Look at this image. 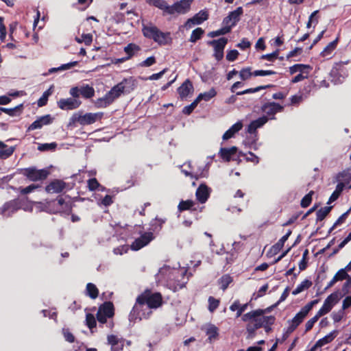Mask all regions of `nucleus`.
<instances>
[{"label":"nucleus","instance_id":"nucleus-1","mask_svg":"<svg viewBox=\"0 0 351 351\" xmlns=\"http://www.w3.org/2000/svg\"><path fill=\"white\" fill-rule=\"evenodd\" d=\"M162 304V297L159 293H152L150 291H145L139 295L136 302L130 313V319L136 320L146 318L151 311H147L151 308H156Z\"/></svg>","mask_w":351,"mask_h":351},{"label":"nucleus","instance_id":"nucleus-2","mask_svg":"<svg viewBox=\"0 0 351 351\" xmlns=\"http://www.w3.org/2000/svg\"><path fill=\"white\" fill-rule=\"evenodd\" d=\"M186 269L184 267L171 268L164 266L160 269L157 279L159 282L165 283L166 286L173 291L183 288L187 282Z\"/></svg>","mask_w":351,"mask_h":351},{"label":"nucleus","instance_id":"nucleus-3","mask_svg":"<svg viewBox=\"0 0 351 351\" xmlns=\"http://www.w3.org/2000/svg\"><path fill=\"white\" fill-rule=\"evenodd\" d=\"M142 31L144 36L153 39L159 45H167L171 42V38L169 33L162 32L152 24L143 25Z\"/></svg>","mask_w":351,"mask_h":351},{"label":"nucleus","instance_id":"nucleus-4","mask_svg":"<svg viewBox=\"0 0 351 351\" xmlns=\"http://www.w3.org/2000/svg\"><path fill=\"white\" fill-rule=\"evenodd\" d=\"M103 117L102 112L97 113H86L82 114L81 112H77L74 113L69 119V126H73L76 123L80 125H90L93 124L98 120H100Z\"/></svg>","mask_w":351,"mask_h":351},{"label":"nucleus","instance_id":"nucleus-5","mask_svg":"<svg viewBox=\"0 0 351 351\" xmlns=\"http://www.w3.org/2000/svg\"><path fill=\"white\" fill-rule=\"evenodd\" d=\"M123 93V88L119 84L115 85L104 97L95 101V106L98 108H104L111 104Z\"/></svg>","mask_w":351,"mask_h":351},{"label":"nucleus","instance_id":"nucleus-6","mask_svg":"<svg viewBox=\"0 0 351 351\" xmlns=\"http://www.w3.org/2000/svg\"><path fill=\"white\" fill-rule=\"evenodd\" d=\"M21 201L19 199L8 201L0 207V215L5 218L10 217L21 208Z\"/></svg>","mask_w":351,"mask_h":351},{"label":"nucleus","instance_id":"nucleus-7","mask_svg":"<svg viewBox=\"0 0 351 351\" xmlns=\"http://www.w3.org/2000/svg\"><path fill=\"white\" fill-rule=\"evenodd\" d=\"M274 320L273 316L256 315L252 319V322L247 325L246 329L249 332H254L256 329L262 326L271 324Z\"/></svg>","mask_w":351,"mask_h":351},{"label":"nucleus","instance_id":"nucleus-8","mask_svg":"<svg viewBox=\"0 0 351 351\" xmlns=\"http://www.w3.org/2000/svg\"><path fill=\"white\" fill-rule=\"evenodd\" d=\"M340 300L339 294L337 292H334L330 294L324 300V304L321 308L317 311V314L320 317L328 313L337 304Z\"/></svg>","mask_w":351,"mask_h":351},{"label":"nucleus","instance_id":"nucleus-9","mask_svg":"<svg viewBox=\"0 0 351 351\" xmlns=\"http://www.w3.org/2000/svg\"><path fill=\"white\" fill-rule=\"evenodd\" d=\"M340 300L339 294L337 292H334L330 294L324 300V304L321 308L317 311V314L320 317L328 313L337 304Z\"/></svg>","mask_w":351,"mask_h":351},{"label":"nucleus","instance_id":"nucleus-10","mask_svg":"<svg viewBox=\"0 0 351 351\" xmlns=\"http://www.w3.org/2000/svg\"><path fill=\"white\" fill-rule=\"evenodd\" d=\"M194 0H180L170 5L169 15L184 14L190 10L191 4Z\"/></svg>","mask_w":351,"mask_h":351},{"label":"nucleus","instance_id":"nucleus-11","mask_svg":"<svg viewBox=\"0 0 351 351\" xmlns=\"http://www.w3.org/2000/svg\"><path fill=\"white\" fill-rule=\"evenodd\" d=\"M114 315L113 305L110 302H106L101 305L97 313V318L99 322L104 324L107 318H110Z\"/></svg>","mask_w":351,"mask_h":351},{"label":"nucleus","instance_id":"nucleus-12","mask_svg":"<svg viewBox=\"0 0 351 351\" xmlns=\"http://www.w3.org/2000/svg\"><path fill=\"white\" fill-rule=\"evenodd\" d=\"M23 174L31 181H38L45 180L49 172L45 169H36L34 167L25 169Z\"/></svg>","mask_w":351,"mask_h":351},{"label":"nucleus","instance_id":"nucleus-13","mask_svg":"<svg viewBox=\"0 0 351 351\" xmlns=\"http://www.w3.org/2000/svg\"><path fill=\"white\" fill-rule=\"evenodd\" d=\"M228 39L221 38L218 40L210 41L208 44L214 48V56L217 60H221L223 57V49L227 44Z\"/></svg>","mask_w":351,"mask_h":351},{"label":"nucleus","instance_id":"nucleus-14","mask_svg":"<svg viewBox=\"0 0 351 351\" xmlns=\"http://www.w3.org/2000/svg\"><path fill=\"white\" fill-rule=\"evenodd\" d=\"M243 14V8H237L235 10L231 12L227 17L223 19V25L226 28H228L229 32L239 21L241 16Z\"/></svg>","mask_w":351,"mask_h":351},{"label":"nucleus","instance_id":"nucleus-15","mask_svg":"<svg viewBox=\"0 0 351 351\" xmlns=\"http://www.w3.org/2000/svg\"><path fill=\"white\" fill-rule=\"evenodd\" d=\"M154 239V234L151 232H145L139 238L134 240L131 245V249L138 250L149 244Z\"/></svg>","mask_w":351,"mask_h":351},{"label":"nucleus","instance_id":"nucleus-16","mask_svg":"<svg viewBox=\"0 0 351 351\" xmlns=\"http://www.w3.org/2000/svg\"><path fill=\"white\" fill-rule=\"evenodd\" d=\"M82 102L79 99H73L71 97L66 99H60L58 102V106L63 110H71L77 108Z\"/></svg>","mask_w":351,"mask_h":351},{"label":"nucleus","instance_id":"nucleus-17","mask_svg":"<svg viewBox=\"0 0 351 351\" xmlns=\"http://www.w3.org/2000/svg\"><path fill=\"white\" fill-rule=\"evenodd\" d=\"M108 341L111 346L112 351H119L123 348L125 343H126L128 346L130 345V341H125L124 339L114 335L108 336Z\"/></svg>","mask_w":351,"mask_h":351},{"label":"nucleus","instance_id":"nucleus-18","mask_svg":"<svg viewBox=\"0 0 351 351\" xmlns=\"http://www.w3.org/2000/svg\"><path fill=\"white\" fill-rule=\"evenodd\" d=\"M52 121L53 118L49 114L40 117L28 127L27 130L32 131L40 129L43 125H49L51 123Z\"/></svg>","mask_w":351,"mask_h":351},{"label":"nucleus","instance_id":"nucleus-19","mask_svg":"<svg viewBox=\"0 0 351 351\" xmlns=\"http://www.w3.org/2000/svg\"><path fill=\"white\" fill-rule=\"evenodd\" d=\"M202 330H204L208 336L209 342H213L218 339L219 328L215 325L211 323H207L202 326Z\"/></svg>","mask_w":351,"mask_h":351},{"label":"nucleus","instance_id":"nucleus-20","mask_svg":"<svg viewBox=\"0 0 351 351\" xmlns=\"http://www.w3.org/2000/svg\"><path fill=\"white\" fill-rule=\"evenodd\" d=\"M308 313L306 309L302 307L295 317L289 321V330L291 331L294 330L302 322Z\"/></svg>","mask_w":351,"mask_h":351},{"label":"nucleus","instance_id":"nucleus-21","mask_svg":"<svg viewBox=\"0 0 351 351\" xmlns=\"http://www.w3.org/2000/svg\"><path fill=\"white\" fill-rule=\"evenodd\" d=\"M210 189L206 184H200L196 191V197L197 200L202 204L205 203L210 195Z\"/></svg>","mask_w":351,"mask_h":351},{"label":"nucleus","instance_id":"nucleus-22","mask_svg":"<svg viewBox=\"0 0 351 351\" xmlns=\"http://www.w3.org/2000/svg\"><path fill=\"white\" fill-rule=\"evenodd\" d=\"M145 2L151 5L156 7L162 11L163 15L169 14L170 5L165 0H145Z\"/></svg>","mask_w":351,"mask_h":351},{"label":"nucleus","instance_id":"nucleus-23","mask_svg":"<svg viewBox=\"0 0 351 351\" xmlns=\"http://www.w3.org/2000/svg\"><path fill=\"white\" fill-rule=\"evenodd\" d=\"M178 94L181 99L186 98L193 92V86L189 80H186L178 89Z\"/></svg>","mask_w":351,"mask_h":351},{"label":"nucleus","instance_id":"nucleus-24","mask_svg":"<svg viewBox=\"0 0 351 351\" xmlns=\"http://www.w3.org/2000/svg\"><path fill=\"white\" fill-rule=\"evenodd\" d=\"M65 187V183L61 180H54L46 186L48 193H60Z\"/></svg>","mask_w":351,"mask_h":351},{"label":"nucleus","instance_id":"nucleus-25","mask_svg":"<svg viewBox=\"0 0 351 351\" xmlns=\"http://www.w3.org/2000/svg\"><path fill=\"white\" fill-rule=\"evenodd\" d=\"M32 204H34V208H35L36 212L45 211L48 213H56L57 211L51 208V204H55L54 202H33Z\"/></svg>","mask_w":351,"mask_h":351},{"label":"nucleus","instance_id":"nucleus-26","mask_svg":"<svg viewBox=\"0 0 351 351\" xmlns=\"http://www.w3.org/2000/svg\"><path fill=\"white\" fill-rule=\"evenodd\" d=\"M119 84L121 85L123 93H130L134 90L136 86V81L132 77L124 79Z\"/></svg>","mask_w":351,"mask_h":351},{"label":"nucleus","instance_id":"nucleus-27","mask_svg":"<svg viewBox=\"0 0 351 351\" xmlns=\"http://www.w3.org/2000/svg\"><path fill=\"white\" fill-rule=\"evenodd\" d=\"M237 147L233 146L230 148H221L219 154L222 159L228 162L237 154Z\"/></svg>","mask_w":351,"mask_h":351},{"label":"nucleus","instance_id":"nucleus-28","mask_svg":"<svg viewBox=\"0 0 351 351\" xmlns=\"http://www.w3.org/2000/svg\"><path fill=\"white\" fill-rule=\"evenodd\" d=\"M243 128V123L241 121H238L234 123L229 130H228L223 135V140L226 141L231 138L234 134L240 131Z\"/></svg>","mask_w":351,"mask_h":351},{"label":"nucleus","instance_id":"nucleus-29","mask_svg":"<svg viewBox=\"0 0 351 351\" xmlns=\"http://www.w3.org/2000/svg\"><path fill=\"white\" fill-rule=\"evenodd\" d=\"M283 107L278 104L272 102L265 104L263 110L267 115H274L278 112L282 111Z\"/></svg>","mask_w":351,"mask_h":351},{"label":"nucleus","instance_id":"nucleus-30","mask_svg":"<svg viewBox=\"0 0 351 351\" xmlns=\"http://www.w3.org/2000/svg\"><path fill=\"white\" fill-rule=\"evenodd\" d=\"M267 121L268 119L264 116L252 121L248 125L247 132L250 134L254 133L257 128L263 126Z\"/></svg>","mask_w":351,"mask_h":351},{"label":"nucleus","instance_id":"nucleus-31","mask_svg":"<svg viewBox=\"0 0 351 351\" xmlns=\"http://www.w3.org/2000/svg\"><path fill=\"white\" fill-rule=\"evenodd\" d=\"M351 271V261L347 264V265L341 269H339L335 276V280H343L349 278V275L348 274V271Z\"/></svg>","mask_w":351,"mask_h":351},{"label":"nucleus","instance_id":"nucleus-32","mask_svg":"<svg viewBox=\"0 0 351 351\" xmlns=\"http://www.w3.org/2000/svg\"><path fill=\"white\" fill-rule=\"evenodd\" d=\"M140 50L141 47L134 43H130L124 47V51L128 55V60L137 54Z\"/></svg>","mask_w":351,"mask_h":351},{"label":"nucleus","instance_id":"nucleus-33","mask_svg":"<svg viewBox=\"0 0 351 351\" xmlns=\"http://www.w3.org/2000/svg\"><path fill=\"white\" fill-rule=\"evenodd\" d=\"M310 69L311 66L309 65L296 64L289 68V71L291 74H294L297 72H299L300 73H306V72L309 73Z\"/></svg>","mask_w":351,"mask_h":351},{"label":"nucleus","instance_id":"nucleus-34","mask_svg":"<svg viewBox=\"0 0 351 351\" xmlns=\"http://www.w3.org/2000/svg\"><path fill=\"white\" fill-rule=\"evenodd\" d=\"M247 304L241 305L238 300L234 301L230 306V309L232 311H237V317H239L241 314L246 310Z\"/></svg>","mask_w":351,"mask_h":351},{"label":"nucleus","instance_id":"nucleus-35","mask_svg":"<svg viewBox=\"0 0 351 351\" xmlns=\"http://www.w3.org/2000/svg\"><path fill=\"white\" fill-rule=\"evenodd\" d=\"M337 40L330 42L321 52V56L326 58H329L337 47Z\"/></svg>","mask_w":351,"mask_h":351},{"label":"nucleus","instance_id":"nucleus-36","mask_svg":"<svg viewBox=\"0 0 351 351\" xmlns=\"http://www.w3.org/2000/svg\"><path fill=\"white\" fill-rule=\"evenodd\" d=\"M264 313V311L261 309H258L255 311H252L251 312H249L247 313L244 314L241 319L245 322H249L251 323L252 322V319L254 318L256 315H262Z\"/></svg>","mask_w":351,"mask_h":351},{"label":"nucleus","instance_id":"nucleus-37","mask_svg":"<svg viewBox=\"0 0 351 351\" xmlns=\"http://www.w3.org/2000/svg\"><path fill=\"white\" fill-rule=\"evenodd\" d=\"M312 285L311 281L309 280H304L292 291V294L296 295L301 292L308 289Z\"/></svg>","mask_w":351,"mask_h":351},{"label":"nucleus","instance_id":"nucleus-38","mask_svg":"<svg viewBox=\"0 0 351 351\" xmlns=\"http://www.w3.org/2000/svg\"><path fill=\"white\" fill-rule=\"evenodd\" d=\"M217 95V92L214 88H210L208 91L200 93L196 98L199 102L202 100L209 101Z\"/></svg>","mask_w":351,"mask_h":351},{"label":"nucleus","instance_id":"nucleus-39","mask_svg":"<svg viewBox=\"0 0 351 351\" xmlns=\"http://www.w3.org/2000/svg\"><path fill=\"white\" fill-rule=\"evenodd\" d=\"M81 88V95L86 99L91 98L95 95V90L89 85H83Z\"/></svg>","mask_w":351,"mask_h":351},{"label":"nucleus","instance_id":"nucleus-40","mask_svg":"<svg viewBox=\"0 0 351 351\" xmlns=\"http://www.w3.org/2000/svg\"><path fill=\"white\" fill-rule=\"evenodd\" d=\"M335 331H333L328 335H326L324 337L318 340L316 343V346L319 347H322L330 342H331L334 338L335 337Z\"/></svg>","mask_w":351,"mask_h":351},{"label":"nucleus","instance_id":"nucleus-41","mask_svg":"<svg viewBox=\"0 0 351 351\" xmlns=\"http://www.w3.org/2000/svg\"><path fill=\"white\" fill-rule=\"evenodd\" d=\"M86 294L91 298L95 299L98 296L99 291L93 283H88L86 285Z\"/></svg>","mask_w":351,"mask_h":351},{"label":"nucleus","instance_id":"nucleus-42","mask_svg":"<svg viewBox=\"0 0 351 351\" xmlns=\"http://www.w3.org/2000/svg\"><path fill=\"white\" fill-rule=\"evenodd\" d=\"M196 25H199L208 19V14L205 11H200L191 18Z\"/></svg>","mask_w":351,"mask_h":351},{"label":"nucleus","instance_id":"nucleus-43","mask_svg":"<svg viewBox=\"0 0 351 351\" xmlns=\"http://www.w3.org/2000/svg\"><path fill=\"white\" fill-rule=\"evenodd\" d=\"M77 64H78V62H77V61L71 62L67 63V64H64L61 65L59 67L50 69L49 70L48 73H53L55 71H63V70L70 69L73 66H76Z\"/></svg>","mask_w":351,"mask_h":351},{"label":"nucleus","instance_id":"nucleus-44","mask_svg":"<svg viewBox=\"0 0 351 351\" xmlns=\"http://www.w3.org/2000/svg\"><path fill=\"white\" fill-rule=\"evenodd\" d=\"M232 282V278L229 275L223 276L219 281L220 287L223 291L226 290L228 285Z\"/></svg>","mask_w":351,"mask_h":351},{"label":"nucleus","instance_id":"nucleus-45","mask_svg":"<svg viewBox=\"0 0 351 351\" xmlns=\"http://www.w3.org/2000/svg\"><path fill=\"white\" fill-rule=\"evenodd\" d=\"M343 188H344V184L343 182L339 183L337 185L335 191L332 193V194L330 197L329 202H332L336 200L339 197V196L341 194V193L342 192V191L343 190Z\"/></svg>","mask_w":351,"mask_h":351},{"label":"nucleus","instance_id":"nucleus-46","mask_svg":"<svg viewBox=\"0 0 351 351\" xmlns=\"http://www.w3.org/2000/svg\"><path fill=\"white\" fill-rule=\"evenodd\" d=\"M187 165H188L189 169V170L186 169H182V173L186 176H190L191 178H195V179H198V178L200 177V176H204L202 175V173H199L198 172L195 171L193 169H192V168L191 167V163L190 162Z\"/></svg>","mask_w":351,"mask_h":351},{"label":"nucleus","instance_id":"nucleus-47","mask_svg":"<svg viewBox=\"0 0 351 351\" xmlns=\"http://www.w3.org/2000/svg\"><path fill=\"white\" fill-rule=\"evenodd\" d=\"M75 40L78 43H84L86 45H90L93 42V36L90 34H84L80 38L76 37Z\"/></svg>","mask_w":351,"mask_h":351},{"label":"nucleus","instance_id":"nucleus-48","mask_svg":"<svg viewBox=\"0 0 351 351\" xmlns=\"http://www.w3.org/2000/svg\"><path fill=\"white\" fill-rule=\"evenodd\" d=\"M14 151V147H8L5 145V147H3L0 150V158L2 159L7 158L13 154Z\"/></svg>","mask_w":351,"mask_h":351},{"label":"nucleus","instance_id":"nucleus-49","mask_svg":"<svg viewBox=\"0 0 351 351\" xmlns=\"http://www.w3.org/2000/svg\"><path fill=\"white\" fill-rule=\"evenodd\" d=\"M287 237H282L275 245L271 248V252L274 254H277L282 248L286 240Z\"/></svg>","mask_w":351,"mask_h":351},{"label":"nucleus","instance_id":"nucleus-50","mask_svg":"<svg viewBox=\"0 0 351 351\" xmlns=\"http://www.w3.org/2000/svg\"><path fill=\"white\" fill-rule=\"evenodd\" d=\"M203 34L204 30L202 28H196L193 31L189 40L192 43H195L201 38Z\"/></svg>","mask_w":351,"mask_h":351},{"label":"nucleus","instance_id":"nucleus-51","mask_svg":"<svg viewBox=\"0 0 351 351\" xmlns=\"http://www.w3.org/2000/svg\"><path fill=\"white\" fill-rule=\"evenodd\" d=\"M52 86L50 87L48 90H47L43 95V96L38 99V106H43L47 104L49 96L52 93Z\"/></svg>","mask_w":351,"mask_h":351},{"label":"nucleus","instance_id":"nucleus-52","mask_svg":"<svg viewBox=\"0 0 351 351\" xmlns=\"http://www.w3.org/2000/svg\"><path fill=\"white\" fill-rule=\"evenodd\" d=\"M254 75L250 67L244 68L239 72V77L242 80H247Z\"/></svg>","mask_w":351,"mask_h":351},{"label":"nucleus","instance_id":"nucleus-53","mask_svg":"<svg viewBox=\"0 0 351 351\" xmlns=\"http://www.w3.org/2000/svg\"><path fill=\"white\" fill-rule=\"evenodd\" d=\"M331 208L330 207H324L319 209L317 212V221H322L323 220L326 216L329 213Z\"/></svg>","mask_w":351,"mask_h":351},{"label":"nucleus","instance_id":"nucleus-54","mask_svg":"<svg viewBox=\"0 0 351 351\" xmlns=\"http://www.w3.org/2000/svg\"><path fill=\"white\" fill-rule=\"evenodd\" d=\"M22 107H23L22 104L19 105L14 108H6L0 107V110L6 113L7 114H8L10 116H14L16 114L15 112L17 110H21Z\"/></svg>","mask_w":351,"mask_h":351},{"label":"nucleus","instance_id":"nucleus-55","mask_svg":"<svg viewBox=\"0 0 351 351\" xmlns=\"http://www.w3.org/2000/svg\"><path fill=\"white\" fill-rule=\"evenodd\" d=\"M313 191H310L307 195H306L301 201V206L303 208H306L308 206L312 201V195H313Z\"/></svg>","mask_w":351,"mask_h":351},{"label":"nucleus","instance_id":"nucleus-56","mask_svg":"<svg viewBox=\"0 0 351 351\" xmlns=\"http://www.w3.org/2000/svg\"><path fill=\"white\" fill-rule=\"evenodd\" d=\"M208 310L210 312H213L218 307L219 304V300L210 296L208 298Z\"/></svg>","mask_w":351,"mask_h":351},{"label":"nucleus","instance_id":"nucleus-57","mask_svg":"<svg viewBox=\"0 0 351 351\" xmlns=\"http://www.w3.org/2000/svg\"><path fill=\"white\" fill-rule=\"evenodd\" d=\"M39 187H40V186L38 184H31L25 188H20L19 189V191L21 194H28V193H30L34 191L36 189H37Z\"/></svg>","mask_w":351,"mask_h":351},{"label":"nucleus","instance_id":"nucleus-58","mask_svg":"<svg viewBox=\"0 0 351 351\" xmlns=\"http://www.w3.org/2000/svg\"><path fill=\"white\" fill-rule=\"evenodd\" d=\"M194 205L191 200L182 201L178 205V209L180 211L190 209Z\"/></svg>","mask_w":351,"mask_h":351},{"label":"nucleus","instance_id":"nucleus-59","mask_svg":"<svg viewBox=\"0 0 351 351\" xmlns=\"http://www.w3.org/2000/svg\"><path fill=\"white\" fill-rule=\"evenodd\" d=\"M86 322L89 328H93L96 326V321L94 315L88 313L86 317Z\"/></svg>","mask_w":351,"mask_h":351},{"label":"nucleus","instance_id":"nucleus-60","mask_svg":"<svg viewBox=\"0 0 351 351\" xmlns=\"http://www.w3.org/2000/svg\"><path fill=\"white\" fill-rule=\"evenodd\" d=\"M319 317H320L318 316V315L316 313L313 317L309 319L305 324L306 331L310 330L313 327L315 322H317Z\"/></svg>","mask_w":351,"mask_h":351},{"label":"nucleus","instance_id":"nucleus-61","mask_svg":"<svg viewBox=\"0 0 351 351\" xmlns=\"http://www.w3.org/2000/svg\"><path fill=\"white\" fill-rule=\"evenodd\" d=\"M62 334L66 341L69 343H73L75 341V337L73 335L69 330V329L63 328Z\"/></svg>","mask_w":351,"mask_h":351},{"label":"nucleus","instance_id":"nucleus-62","mask_svg":"<svg viewBox=\"0 0 351 351\" xmlns=\"http://www.w3.org/2000/svg\"><path fill=\"white\" fill-rule=\"evenodd\" d=\"M199 104V101L197 99L194 100L193 103H191L189 106H185L183 109V112L186 114H189L195 108V107Z\"/></svg>","mask_w":351,"mask_h":351},{"label":"nucleus","instance_id":"nucleus-63","mask_svg":"<svg viewBox=\"0 0 351 351\" xmlns=\"http://www.w3.org/2000/svg\"><path fill=\"white\" fill-rule=\"evenodd\" d=\"M279 54V50H276L274 52L269 54H265L261 56L262 60H267L268 61H274L276 60Z\"/></svg>","mask_w":351,"mask_h":351},{"label":"nucleus","instance_id":"nucleus-64","mask_svg":"<svg viewBox=\"0 0 351 351\" xmlns=\"http://www.w3.org/2000/svg\"><path fill=\"white\" fill-rule=\"evenodd\" d=\"M344 316V312L343 310L341 309L337 312H333L331 315L332 319H333L334 322H339Z\"/></svg>","mask_w":351,"mask_h":351}]
</instances>
